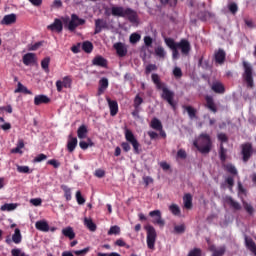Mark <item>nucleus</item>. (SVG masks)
<instances>
[{
  "label": "nucleus",
  "instance_id": "obj_1",
  "mask_svg": "<svg viewBox=\"0 0 256 256\" xmlns=\"http://www.w3.org/2000/svg\"><path fill=\"white\" fill-rule=\"evenodd\" d=\"M124 138L127 141V142L121 143V148H122V151H124V153H128L129 151H131V146H133L134 154L138 155L141 153V149H139L140 147L139 142L136 139V137H134V134L130 129L126 128L124 130ZM129 144H131V146Z\"/></svg>",
  "mask_w": 256,
  "mask_h": 256
},
{
  "label": "nucleus",
  "instance_id": "obj_2",
  "mask_svg": "<svg viewBox=\"0 0 256 256\" xmlns=\"http://www.w3.org/2000/svg\"><path fill=\"white\" fill-rule=\"evenodd\" d=\"M111 14L114 17H128L129 22L136 23L138 19V15L136 12L131 8L124 9L123 7H112Z\"/></svg>",
  "mask_w": 256,
  "mask_h": 256
},
{
  "label": "nucleus",
  "instance_id": "obj_3",
  "mask_svg": "<svg viewBox=\"0 0 256 256\" xmlns=\"http://www.w3.org/2000/svg\"><path fill=\"white\" fill-rule=\"evenodd\" d=\"M193 145L201 154H209L212 147L210 135L205 133L201 134L200 138H198V142H194Z\"/></svg>",
  "mask_w": 256,
  "mask_h": 256
},
{
  "label": "nucleus",
  "instance_id": "obj_4",
  "mask_svg": "<svg viewBox=\"0 0 256 256\" xmlns=\"http://www.w3.org/2000/svg\"><path fill=\"white\" fill-rule=\"evenodd\" d=\"M170 49L173 52V60H178V59H180V52L178 50L181 51V55L188 56V55H190L191 45L188 40L181 39V41L178 42L177 46H175L174 48H170Z\"/></svg>",
  "mask_w": 256,
  "mask_h": 256
},
{
  "label": "nucleus",
  "instance_id": "obj_5",
  "mask_svg": "<svg viewBox=\"0 0 256 256\" xmlns=\"http://www.w3.org/2000/svg\"><path fill=\"white\" fill-rule=\"evenodd\" d=\"M243 81L246 83V88L253 89L255 84L253 82V67L248 62H243Z\"/></svg>",
  "mask_w": 256,
  "mask_h": 256
},
{
  "label": "nucleus",
  "instance_id": "obj_6",
  "mask_svg": "<svg viewBox=\"0 0 256 256\" xmlns=\"http://www.w3.org/2000/svg\"><path fill=\"white\" fill-rule=\"evenodd\" d=\"M161 98H163L164 101H166L169 104V107L176 110V102H175V92L168 89V87L165 86V84L161 83Z\"/></svg>",
  "mask_w": 256,
  "mask_h": 256
},
{
  "label": "nucleus",
  "instance_id": "obj_7",
  "mask_svg": "<svg viewBox=\"0 0 256 256\" xmlns=\"http://www.w3.org/2000/svg\"><path fill=\"white\" fill-rule=\"evenodd\" d=\"M144 230H146V243L148 245V249H155L156 242V230L150 224L144 226Z\"/></svg>",
  "mask_w": 256,
  "mask_h": 256
},
{
  "label": "nucleus",
  "instance_id": "obj_8",
  "mask_svg": "<svg viewBox=\"0 0 256 256\" xmlns=\"http://www.w3.org/2000/svg\"><path fill=\"white\" fill-rule=\"evenodd\" d=\"M139 220L141 221H148V223H153V224H161V212L159 210H154L149 212V219L144 216L143 213H139L138 215Z\"/></svg>",
  "mask_w": 256,
  "mask_h": 256
},
{
  "label": "nucleus",
  "instance_id": "obj_9",
  "mask_svg": "<svg viewBox=\"0 0 256 256\" xmlns=\"http://www.w3.org/2000/svg\"><path fill=\"white\" fill-rule=\"evenodd\" d=\"M86 20L79 18L76 14L71 15V21L67 24V30L74 32L78 26H83Z\"/></svg>",
  "mask_w": 256,
  "mask_h": 256
},
{
  "label": "nucleus",
  "instance_id": "obj_10",
  "mask_svg": "<svg viewBox=\"0 0 256 256\" xmlns=\"http://www.w3.org/2000/svg\"><path fill=\"white\" fill-rule=\"evenodd\" d=\"M71 84H73V80H71V77L70 76H64V78H62V81L57 80L56 90H57V92L61 93V92H63V88L70 89Z\"/></svg>",
  "mask_w": 256,
  "mask_h": 256
},
{
  "label": "nucleus",
  "instance_id": "obj_11",
  "mask_svg": "<svg viewBox=\"0 0 256 256\" xmlns=\"http://www.w3.org/2000/svg\"><path fill=\"white\" fill-rule=\"evenodd\" d=\"M204 101L206 102L204 104V107L208 109L211 113L216 114L218 113V107L215 104V100L212 96L206 95L204 96Z\"/></svg>",
  "mask_w": 256,
  "mask_h": 256
},
{
  "label": "nucleus",
  "instance_id": "obj_12",
  "mask_svg": "<svg viewBox=\"0 0 256 256\" xmlns=\"http://www.w3.org/2000/svg\"><path fill=\"white\" fill-rule=\"evenodd\" d=\"M253 154V147L250 143L241 145V155H243V162H248Z\"/></svg>",
  "mask_w": 256,
  "mask_h": 256
},
{
  "label": "nucleus",
  "instance_id": "obj_13",
  "mask_svg": "<svg viewBox=\"0 0 256 256\" xmlns=\"http://www.w3.org/2000/svg\"><path fill=\"white\" fill-rule=\"evenodd\" d=\"M22 241V236H21V230L19 228H16V230H14V235H12V239L7 237L5 238V243L7 245H11L12 242H14L16 245L21 244Z\"/></svg>",
  "mask_w": 256,
  "mask_h": 256
},
{
  "label": "nucleus",
  "instance_id": "obj_14",
  "mask_svg": "<svg viewBox=\"0 0 256 256\" xmlns=\"http://www.w3.org/2000/svg\"><path fill=\"white\" fill-rule=\"evenodd\" d=\"M226 61V52L223 49L214 51V62L218 65H223Z\"/></svg>",
  "mask_w": 256,
  "mask_h": 256
},
{
  "label": "nucleus",
  "instance_id": "obj_15",
  "mask_svg": "<svg viewBox=\"0 0 256 256\" xmlns=\"http://www.w3.org/2000/svg\"><path fill=\"white\" fill-rule=\"evenodd\" d=\"M47 30L51 32L61 33L63 32V22L61 21V19L56 18L51 25L47 26Z\"/></svg>",
  "mask_w": 256,
  "mask_h": 256
},
{
  "label": "nucleus",
  "instance_id": "obj_16",
  "mask_svg": "<svg viewBox=\"0 0 256 256\" xmlns=\"http://www.w3.org/2000/svg\"><path fill=\"white\" fill-rule=\"evenodd\" d=\"M112 47L116 50V54H118L119 57H125L128 54V48H126V45L122 42H117Z\"/></svg>",
  "mask_w": 256,
  "mask_h": 256
},
{
  "label": "nucleus",
  "instance_id": "obj_17",
  "mask_svg": "<svg viewBox=\"0 0 256 256\" xmlns=\"http://www.w3.org/2000/svg\"><path fill=\"white\" fill-rule=\"evenodd\" d=\"M92 66L108 68V60L104 59L103 56H96L94 59H92Z\"/></svg>",
  "mask_w": 256,
  "mask_h": 256
},
{
  "label": "nucleus",
  "instance_id": "obj_18",
  "mask_svg": "<svg viewBox=\"0 0 256 256\" xmlns=\"http://www.w3.org/2000/svg\"><path fill=\"white\" fill-rule=\"evenodd\" d=\"M211 90L218 95L225 94V86L220 81H214L211 84Z\"/></svg>",
  "mask_w": 256,
  "mask_h": 256
},
{
  "label": "nucleus",
  "instance_id": "obj_19",
  "mask_svg": "<svg viewBox=\"0 0 256 256\" xmlns=\"http://www.w3.org/2000/svg\"><path fill=\"white\" fill-rule=\"evenodd\" d=\"M106 100L108 101V107H109L111 117L118 115V111H119L118 102L116 100H111L109 98H107Z\"/></svg>",
  "mask_w": 256,
  "mask_h": 256
},
{
  "label": "nucleus",
  "instance_id": "obj_20",
  "mask_svg": "<svg viewBox=\"0 0 256 256\" xmlns=\"http://www.w3.org/2000/svg\"><path fill=\"white\" fill-rule=\"evenodd\" d=\"M108 87V78H101V80H99V87L97 88V96L103 95V93L108 89Z\"/></svg>",
  "mask_w": 256,
  "mask_h": 256
},
{
  "label": "nucleus",
  "instance_id": "obj_21",
  "mask_svg": "<svg viewBox=\"0 0 256 256\" xmlns=\"http://www.w3.org/2000/svg\"><path fill=\"white\" fill-rule=\"evenodd\" d=\"M22 63H24L26 66L36 63V54L27 53L26 55L22 56Z\"/></svg>",
  "mask_w": 256,
  "mask_h": 256
},
{
  "label": "nucleus",
  "instance_id": "obj_22",
  "mask_svg": "<svg viewBox=\"0 0 256 256\" xmlns=\"http://www.w3.org/2000/svg\"><path fill=\"white\" fill-rule=\"evenodd\" d=\"M224 200H225L226 204L230 205L231 209H233L235 211H240L241 210L240 203L233 200V198L231 196H225Z\"/></svg>",
  "mask_w": 256,
  "mask_h": 256
},
{
  "label": "nucleus",
  "instance_id": "obj_23",
  "mask_svg": "<svg viewBox=\"0 0 256 256\" xmlns=\"http://www.w3.org/2000/svg\"><path fill=\"white\" fill-rule=\"evenodd\" d=\"M51 102V99H49V97H47L46 95H37L36 97H34V105L36 106H40L42 104H49Z\"/></svg>",
  "mask_w": 256,
  "mask_h": 256
},
{
  "label": "nucleus",
  "instance_id": "obj_24",
  "mask_svg": "<svg viewBox=\"0 0 256 256\" xmlns=\"http://www.w3.org/2000/svg\"><path fill=\"white\" fill-rule=\"evenodd\" d=\"M17 17L16 14L5 15L4 18L0 21L2 25H12L16 23Z\"/></svg>",
  "mask_w": 256,
  "mask_h": 256
},
{
  "label": "nucleus",
  "instance_id": "obj_25",
  "mask_svg": "<svg viewBox=\"0 0 256 256\" xmlns=\"http://www.w3.org/2000/svg\"><path fill=\"white\" fill-rule=\"evenodd\" d=\"M107 24L106 21L103 19H96L95 21V29H94V35H98L101 33V31L106 28Z\"/></svg>",
  "mask_w": 256,
  "mask_h": 256
},
{
  "label": "nucleus",
  "instance_id": "obj_26",
  "mask_svg": "<svg viewBox=\"0 0 256 256\" xmlns=\"http://www.w3.org/2000/svg\"><path fill=\"white\" fill-rule=\"evenodd\" d=\"M245 245H246V249L250 250V252L256 256V244L253 241V239L245 236Z\"/></svg>",
  "mask_w": 256,
  "mask_h": 256
},
{
  "label": "nucleus",
  "instance_id": "obj_27",
  "mask_svg": "<svg viewBox=\"0 0 256 256\" xmlns=\"http://www.w3.org/2000/svg\"><path fill=\"white\" fill-rule=\"evenodd\" d=\"M184 208L190 210L193 207V196L187 193L183 197Z\"/></svg>",
  "mask_w": 256,
  "mask_h": 256
},
{
  "label": "nucleus",
  "instance_id": "obj_28",
  "mask_svg": "<svg viewBox=\"0 0 256 256\" xmlns=\"http://www.w3.org/2000/svg\"><path fill=\"white\" fill-rule=\"evenodd\" d=\"M76 147L77 138H73L71 135H69V140L67 141V151H69V153H73Z\"/></svg>",
  "mask_w": 256,
  "mask_h": 256
},
{
  "label": "nucleus",
  "instance_id": "obj_29",
  "mask_svg": "<svg viewBox=\"0 0 256 256\" xmlns=\"http://www.w3.org/2000/svg\"><path fill=\"white\" fill-rule=\"evenodd\" d=\"M210 251L213 252V256H224L226 252V246H221L220 248H216L215 246L210 247Z\"/></svg>",
  "mask_w": 256,
  "mask_h": 256
},
{
  "label": "nucleus",
  "instance_id": "obj_30",
  "mask_svg": "<svg viewBox=\"0 0 256 256\" xmlns=\"http://www.w3.org/2000/svg\"><path fill=\"white\" fill-rule=\"evenodd\" d=\"M87 135H88V127H86L85 125H81L79 126V128H77V138L86 139Z\"/></svg>",
  "mask_w": 256,
  "mask_h": 256
},
{
  "label": "nucleus",
  "instance_id": "obj_31",
  "mask_svg": "<svg viewBox=\"0 0 256 256\" xmlns=\"http://www.w3.org/2000/svg\"><path fill=\"white\" fill-rule=\"evenodd\" d=\"M51 63V58L50 57H45L44 59H42L40 61V68H42V70L44 72H46V74H49V64Z\"/></svg>",
  "mask_w": 256,
  "mask_h": 256
},
{
  "label": "nucleus",
  "instance_id": "obj_32",
  "mask_svg": "<svg viewBox=\"0 0 256 256\" xmlns=\"http://www.w3.org/2000/svg\"><path fill=\"white\" fill-rule=\"evenodd\" d=\"M62 235L64 237L69 238V240H73L76 237V234L74 233V230L72 227L62 229Z\"/></svg>",
  "mask_w": 256,
  "mask_h": 256
},
{
  "label": "nucleus",
  "instance_id": "obj_33",
  "mask_svg": "<svg viewBox=\"0 0 256 256\" xmlns=\"http://www.w3.org/2000/svg\"><path fill=\"white\" fill-rule=\"evenodd\" d=\"M17 209L16 203H5L4 205L0 206V211L2 212H11Z\"/></svg>",
  "mask_w": 256,
  "mask_h": 256
},
{
  "label": "nucleus",
  "instance_id": "obj_34",
  "mask_svg": "<svg viewBox=\"0 0 256 256\" xmlns=\"http://www.w3.org/2000/svg\"><path fill=\"white\" fill-rule=\"evenodd\" d=\"M36 230L46 233L49 231V224L46 221H37Z\"/></svg>",
  "mask_w": 256,
  "mask_h": 256
},
{
  "label": "nucleus",
  "instance_id": "obj_35",
  "mask_svg": "<svg viewBox=\"0 0 256 256\" xmlns=\"http://www.w3.org/2000/svg\"><path fill=\"white\" fill-rule=\"evenodd\" d=\"M14 93H23L25 95H32L31 90L27 89L26 86L22 85L21 82L17 83V88Z\"/></svg>",
  "mask_w": 256,
  "mask_h": 256
},
{
  "label": "nucleus",
  "instance_id": "obj_36",
  "mask_svg": "<svg viewBox=\"0 0 256 256\" xmlns=\"http://www.w3.org/2000/svg\"><path fill=\"white\" fill-rule=\"evenodd\" d=\"M82 51L86 52L87 54L93 52V43L89 41L82 42L81 45Z\"/></svg>",
  "mask_w": 256,
  "mask_h": 256
},
{
  "label": "nucleus",
  "instance_id": "obj_37",
  "mask_svg": "<svg viewBox=\"0 0 256 256\" xmlns=\"http://www.w3.org/2000/svg\"><path fill=\"white\" fill-rule=\"evenodd\" d=\"M84 225L89 229V231L94 232L97 229L96 224L93 222L92 219L85 218Z\"/></svg>",
  "mask_w": 256,
  "mask_h": 256
},
{
  "label": "nucleus",
  "instance_id": "obj_38",
  "mask_svg": "<svg viewBox=\"0 0 256 256\" xmlns=\"http://www.w3.org/2000/svg\"><path fill=\"white\" fill-rule=\"evenodd\" d=\"M184 110L188 113L189 119H196V109L192 106H183Z\"/></svg>",
  "mask_w": 256,
  "mask_h": 256
},
{
  "label": "nucleus",
  "instance_id": "obj_39",
  "mask_svg": "<svg viewBox=\"0 0 256 256\" xmlns=\"http://www.w3.org/2000/svg\"><path fill=\"white\" fill-rule=\"evenodd\" d=\"M79 147H80L82 150H86V149H88L89 147H94L93 140H91V138H87V142H86V141H81V142H79Z\"/></svg>",
  "mask_w": 256,
  "mask_h": 256
},
{
  "label": "nucleus",
  "instance_id": "obj_40",
  "mask_svg": "<svg viewBox=\"0 0 256 256\" xmlns=\"http://www.w3.org/2000/svg\"><path fill=\"white\" fill-rule=\"evenodd\" d=\"M149 127H151L153 130L161 131V121H159L157 118H153L149 124Z\"/></svg>",
  "mask_w": 256,
  "mask_h": 256
},
{
  "label": "nucleus",
  "instance_id": "obj_41",
  "mask_svg": "<svg viewBox=\"0 0 256 256\" xmlns=\"http://www.w3.org/2000/svg\"><path fill=\"white\" fill-rule=\"evenodd\" d=\"M61 189L64 191V198H66V201H71V199H73L71 189L66 185H62Z\"/></svg>",
  "mask_w": 256,
  "mask_h": 256
},
{
  "label": "nucleus",
  "instance_id": "obj_42",
  "mask_svg": "<svg viewBox=\"0 0 256 256\" xmlns=\"http://www.w3.org/2000/svg\"><path fill=\"white\" fill-rule=\"evenodd\" d=\"M24 148V141L19 140V143L17 144V147L10 150V153L12 154H22L21 149Z\"/></svg>",
  "mask_w": 256,
  "mask_h": 256
},
{
  "label": "nucleus",
  "instance_id": "obj_43",
  "mask_svg": "<svg viewBox=\"0 0 256 256\" xmlns=\"http://www.w3.org/2000/svg\"><path fill=\"white\" fill-rule=\"evenodd\" d=\"M169 211H171V213H172L174 216L180 217L181 210H180V207H178V205H176V204H171V206H169Z\"/></svg>",
  "mask_w": 256,
  "mask_h": 256
},
{
  "label": "nucleus",
  "instance_id": "obj_44",
  "mask_svg": "<svg viewBox=\"0 0 256 256\" xmlns=\"http://www.w3.org/2000/svg\"><path fill=\"white\" fill-rule=\"evenodd\" d=\"M164 43H166V46H168L169 49H175L178 45V42H175L173 38H164Z\"/></svg>",
  "mask_w": 256,
  "mask_h": 256
},
{
  "label": "nucleus",
  "instance_id": "obj_45",
  "mask_svg": "<svg viewBox=\"0 0 256 256\" xmlns=\"http://www.w3.org/2000/svg\"><path fill=\"white\" fill-rule=\"evenodd\" d=\"M225 171L230 173L231 175H237L238 171L236 170V167L232 164H226L225 165Z\"/></svg>",
  "mask_w": 256,
  "mask_h": 256
},
{
  "label": "nucleus",
  "instance_id": "obj_46",
  "mask_svg": "<svg viewBox=\"0 0 256 256\" xmlns=\"http://www.w3.org/2000/svg\"><path fill=\"white\" fill-rule=\"evenodd\" d=\"M121 232L119 226L115 225V226H111V228H109L108 231V236H112V235H119V233Z\"/></svg>",
  "mask_w": 256,
  "mask_h": 256
},
{
  "label": "nucleus",
  "instance_id": "obj_47",
  "mask_svg": "<svg viewBox=\"0 0 256 256\" xmlns=\"http://www.w3.org/2000/svg\"><path fill=\"white\" fill-rule=\"evenodd\" d=\"M225 184L228 185V190L232 191L233 190V186L235 185V180L233 179L232 176H228L225 179Z\"/></svg>",
  "mask_w": 256,
  "mask_h": 256
},
{
  "label": "nucleus",
  "instance_id": "obj_48",
  "mask_svg": "<svg viewBox=\"0 0 256 256\" xmlns=\"http://www.w3.org/2000/svg\"><path fill=\"white\" fill-rule=\"evenodd\" d=\"M151 79H152L154 85H156V88H158V90H160L161 89V82L159 80L158 74L151 75Z\"/></svg>",
  "mask_w": 256,
  "mask_h": 256
},
{
  "label": "nucleus",
  "instance_id": "obj_49",
  "mask_svg": "<svg viewBox=\"0 0 256 256\" xmlns=\"http://www.w3.org/2000/svg\"><path fill=\"white\" fill-rule=\"evenodd\" d=\"M76 201L79 205H84V203H86V199H84L83 195L81 194V191L76 192Z\"/></svg>",
  "mask_w": 256,
  "mask_h": 256
},
{
  "label": "nucleus",
  "instance_id": "obj_50",
  "mask_svg": "<svg viewBox=\"0 0 256 256\" xmlns=\"http://www.w3.org/2000/svg\"><path fill=\"white\" fill-rule=\"evenodd\" d=\"M228 10L231 14L235 15L238 12V5L235 2L228 4Z\"/></svg>",
  "mask_w": 256,
  "mask_h": 256
},
{
  "label": "nucleus",
  "instance_id": "obj_51",
  "mask_svg": "<svg viewBox=\"0 0 256 256\" xmlns=\"http://www.w3.org/2000/svg\"><path fill=\"white\" fill-rule=\"evenodd\" d=\"M141 39V36L139 34H131V36H129V42L131 44H136L139 42V40Z\"/></svg>",
  "mask_w": 256,
  "mask_h": 256
},
{
  "label": "nucleus",
  "instance_id": "obj_52",
  "mask_svg": "<svg viewBox=\"0 0 256 256\" xmlns=\"http://www.w3.org/2000/svg\"><path fill=\"white\" fill-rule=\"evenodd\" d=\"M220 161L221 162H225L226 161V149L225 147L223 146V144L220 145Z\"/></svg>",
  "mask_w": 256,
  "mask_h": 256
},
{
  "label": "nucleus",
  "instance_id": "obj_53",
  "mask_svg": "<svg viewBox=\"0 0 256 256\" xmlns=\"http://www.w3.org/2000/svg\"><path fill=\"white\" fill-rule=\"evenodd\" d=\"M173 75H174V78H176V79H180L181 77H183V72L181 71V68L174 67Z\"/></svg>",
  "mask_w": 256,
  "mask_h": 256
},
{
  "label": "nucleus",
  "instance_id": "obj_54",
  "mask_svg": "<svg viewBox=\"0 0 256 256\" xmlns=\"http://www.w3.org/2000/svg\"><path fill=\"white\" fill-rule=\"evenodd\" d=\"M243 207L245 208L246 213L250 215H253V213L255 212V209H253V206H251L247 202H243Z\"/></svg>",
  "mask_w": 256,
  "mask_h": 256
},
{
  "label": "nucleus",
  "instance_id": "obj_55",
  "mask_svg": "<svg viewBox=\"0 0 256 256\" xmlns=\"http://www.w3.org/2000/svg\"><path fill=\"white\" fill-rule=\"evenodd\" d=\"M174 233H176V234L185 233V225L181 224V225L174 226Z\"/></svg>",
  "mask_w": 256,
  "mask_h": 256
},
{
  "label": "nucleus",
  "instance_id": "obj_56",
  "mask_svg": "<svg viewBox=\"0 0 256 256\" xmlns=\"http://www.w3.org/2000/svg\"><path fill=\"white\" fill-rule=\"evenodd\" d=\"M157 69L158 67H156L155 64H149L148 66H146V69L144 72L146 75H149L151 72L156 71Z\"/></svg>",
  "mask_w": 256,
  "mask_h": 256
},
{
  "label": "nucleus",
  "instance_id": "obj_57",
  "mask_svg": "<svg viewBox=\"0 0 256 256\" xmlns=\"http://www.w3.org/2000/svg\"><path fill=\"white\" fill-rule=\"evenodd\" d=\"M176 157L178 159L185 160L187 157L185 149H179L178 152L176 153Z\"/></svg>",
  "mask_w": 256,
  "mask_h": 256
},
{
  "label": "nucleus",
  "instance_id": "obj_58",
  "mask_svg": "<svg viewBox=\"0 0 256 256\" xmlns=\"http://www.w3.org/2000/svg\"><path fill=\"white\" fill-rule=\"evenodd\" d=\"M141 104H143V98L136 95V97H134L133 107L138 109Z\"/></svg>",
  "mask_w": 256,
  "mask_h": 256
},
{
  "label": "nucleus",
  "instance_id": "obj_59",
  "mask_svg": "<svg viewBox=\"0 0 256 256\" xmlns=\"http://www.w3.org/2000/svg\"><path fill=\"white\" fill-rule=\"evenodd\" d=\"M188 256H201V249L194 248L193 250H189Z\"/></svg>",
  "mask_w": 256,
  "mask_h": 256
},
{
  "label": "nucleus",
  "instance_id": "obj_60",
  "mask_svg": "<svg viewBox=\"0 0 256 256\" xmlns=\"http://www.w3.org/2000/svg\"><path fill=\"white\" fill-rule=\"evenodd\" d=\"M10 253L12 256H27L26 253L21 252V249H12Z\"/></svg>",
  "mask_w": 256,
  "mask_h": 256
},
{
  "label": "nucleus",
  "instance_id": "obj_61",
  "mask_svg": "<svg viewBox=\"0 0 256 256\" xmlns=\"http://www.w3.org/2000/svg\"><path fill=\"white\" fill-rule=\"evenodd\" d=\"M17 172L26 173V174L31 173L29 167H27V166H17Z\"/></svg>",
  "mask_w": 256,
  "mask_h": 256
},
{
  "label": "nucleus",
  "instance_id": "obj_62",
  "mask_svg": "<svg viewBox=\"0 0 256 256\" xmlns=\"http://www.w3.org/2000/svg\"><path fill=\"white\" fill-rule=\"evenodd\" d=\"M47 159V155L45 154H39L34 158V163H41L42 161Z\"/></svg>",
  "mask_w": 256,
  "mask_h": 256
},
{
  "label": "nucleus",
  "instance_id": "obj_63",
  "mask_svg": "<svg viewBox=\"0 0 256 256\" xmlns=\"http://www.w3.org/2000/svg\"><path fill=\"white\" fill-rule=\"evenodd\" d=\"M41 203H42L41 198H32V199H30V204H32L36 207L41 206Z\"/></svg>",
  "mask_w": 256,
  "mask_h": 256
},
{
  "label": "nucleus",
  "instance_id": "obj_64",
  "mask_svg": "<svg viewBox=\"0 0 256 256\" xmlns=\"http://www.w3.org/2000/svg\"><path fill=\"white\" fill-rule=\"evenodd\" d=\"M218 140H220L221 143L228 142V136H226L225 133L218 134Z\"/></svg>",
  "mask_w": 256,
  "mask_h": 256
}]
</instances>
